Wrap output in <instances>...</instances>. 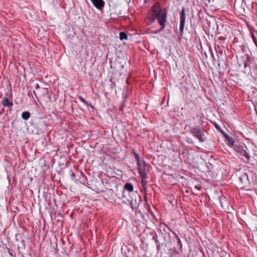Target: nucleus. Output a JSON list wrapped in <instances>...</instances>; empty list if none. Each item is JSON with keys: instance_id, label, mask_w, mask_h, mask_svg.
<instances>
[{"instance_id": "obj_1", "label": "nucleus", "mask_w": 257, "mask_h": 257, "mask_svg": "<svg viewBox=\"0 0 257 257\" xmlns=\"http://www.w3.org/2000/svg\"><path fill=\"white\" fill-rule=\"evenodd\" d=\"M156 18L157 19L159 24L161 26L160 30L155 31L154 33L157 34L163 30L166 25L167 18V11L165 9H162L160 5L156 3L152 7L151 10L148 13L145 22L147 25L153 23Z\"/></svg>"}, {"instance_id": "obj_2", "label": "nucleus", "mask_w": 257, "mask_h": 257, "mask_svg": "<svg viewBox=\"0 0 257 257\" xmlns=\"http://www.w3.org/2000/svg\"><path fill=\"white\" fill-rule=\"evenodd\" d=\"M137 169L142 178L147 179L148 178L147 174L148 166L145 161L140 164H138Z\"/></svg>"}, {"instance_id": "obj_3", "label": "nucleus", "mask_w": 257, "mask_h": 257, "mask_svg": "<svg viewBox=\"0 0 257 257\" xmlns=\"http://www.w3.org/2000/svg\"><path fill=\"white\" fill-rule=\"evenodd\" d=\"M192 134L197 138L201 142H203L204 141V139H203L204 133L201 130L200 127L199 126H195L193 127H192L190 130Z\"/></svg>"}, {"instance_id": "obj_4", "label": "nucleus", "mask_w": 257, "mask_h": 257, "mask_svg": "<svg viewBox=\"0 0 257 257\" xmlns=\"http://www.w3.org/2000/svg\"><path fill=\"white\" fill-rule=\"evenodd\" d=\"M180 32L181 33H183L184 29L185 20H186V15H185V12L184 9H182L180 13Z\"/></svg>"}, {"instance_id": "obj_5", "label": "nucleus", "mask_w": 257, "mask_h": 257, "mask_svg": "<svg viewBox=\"0 0 257 257\" xmlns=\"http://www.w3.org/2000/svg\"><path fill=\"white\" fill-rule=\"evenodd\" d=\"M93 6L97 9L101 10L104 6L103 0H90Z\"/></svg>"}, {"instance_id": "obj_6", "label": "nucleus", "mask_w": 257, "mask_h": 257, "mask_svg": "<svg viewBox=\"0 0 257 257\" xmlns=\"http://www.w3.org/2000/svg\"><path fill=\"white\" fill-rule=\"evenodd\" d=\"M34 93L37 96V94L39 95V97L42 96H45L48 94V90L46 88H41L38 91L36 92L34 91Z\"/></svg>"}, {"instance_id": "obj_7", "label": "nucleus", "mask_w": 257, "mask_h": 257, "mask_svg": "<svg viewBox=\"0 0 257 257\" xmlns=\"http://www.w3.org/2000/svg\"><path fill=\"white\" fill-rule=\"evenodd\" d=\"M1 104L5 107H12L13 106L12 100H9L7 97H3Z\"/></svg>"}, {"instance_id": "obj_8", "label": "nucleus", "mask_w": 257, "mask_h": 257, "mask_svg": "<svg viewBox=\"0 0 257 257\" xmlns=\"http://www.w3.org/2000/svg\"><path fill=\"white\" fill-rule=\"evenodd\" d=\"M239 181L243 185H245L248 182V178L246 173H243L239 177Z\"/></svg>"}, {"instance_id": "obj_9", "label": "nucleus", "mask_w": 257, "mask_h": 257, "mask_svg": "<svg viewBox=\"0 0 257 257\" xmlns=\"http://www.w3.org/2000/svg\"><path fill=\"white\" fill-rule=\"evenodd\" d=\"M238 152L241 156H244L248 160H249L250 157L249 154L243 149L242 147L238 148Z\"/></svg>"}, {"instance_id": "obj_10", "label": "nucleus", "mask_w": 257, "mask_h": 257, "mask_svg": "<svg viewBox=\"0 0 257 257\" xmlns=\"http://www.w3.org/2000/svg\"><path fill=\"white\" fill-rule=\"evenodd\" d=\"M124 188L129 192H132L134 190V186L131 183H126L124 185Z\"/></svg>"}, {"instance_id": "obj_11", "label": "nucleus", "mask_w": 257, "mask_h": 257, "mask_svg": "<svg viewBox=\"0 0 257 257\" xmlns=\"http://www.w3.org/2000/svg\"><path fill=\"white\" fill-rule=\"evenodd\" d=\"M153 238V239H154L155 242L156 243L157 248L158 250L159 251L160 249L161 246L163 244L159 242V241L158 239V236H157V234H156V235L154 236Z\"/></svg>"}, {"instance_id": "obj_12", "label": "nucleus", "mask_w": 257, "mask_h": 257, "mask_svg": "<svg viewBox=\"0 0 257 257\" xmlns=\"http://www.w3.org/2000/svg\"><path fill=\"white\" fill-rule=\"evenodd\" d=\"M132 153H133L135 156V158L137 161V165L145 162L144 160H140L139 155L134 150L133 151Z\"/></svg>"}, {"instance_id": "obj_13", "label": "nucleus", "mask_w": 257, "mask_h": 257, "mask_svg": "<svg viewBox=\"0 0 257 257\" xmlns=\"http://www.w3.org/2000/svg\"><path fill=\"white\" fill-rule=\"evenodd\" d=\"M30 117V113L29 111L23 112L22 114V117L24 120H28Z\"/></svg>"}, {"instance_id": "obj_14", "label": "nucleus", "mask_w": 257, "mask_h": 257, "mask_svg": "<svg viewBox=\"0 0 257 257\" xmlns=\"http://www.w3.org/2000/svg\"><path fill=\"white\" fill-rule=\"evenodd\" d=\"M119 38L120 40H127L128 38L126 34L123 32L119 33Z\"/></svg>"}, {"instance_id": "obj_15", "label": "nucleus", "mask_w": 257, "mask_h": 257, "mask_svg": "<svg viewBox=\"0 0 257 257\" xmlns=\"http://www.w3.org/2000/svg\"><path fill=\"white\" fill-rule=\"evenodd\" d=\"M224 137H225L226 139L228 141V142L231 145H233L234 141L230 138L226 134H224Z\"/></svg>"}, {"instance_id": "obj_16", "label": "nucleus", "mask_w": 257, "mask_h": 257, "mask_svg": "<svg viewBox=\"0 0 257 257\" xmlns=\"http://www.w3.org/2000/svg\"><path fill=\"white\" fill-rule=\"evenodd\" d=\"M146 180H147V179L142 178L141 184H142V187L144 189H146V186H147V181Z\"/></svg>"}, {"instance_id": "obj_17", "label": "nucleus", "mask_w": 257, "mask_h": 257, "mask_svg": "<svg viewBox=\"0 0 257 257\" xmlns=\"http://www.w3.org/2000/svg\"><path fill=\"white\" fill-rule=\"evenodd\" d=\"M251 37L255 46L257 47V40L253 33L251 34Z\"/></svg>"}, {"instance_id": "obj_18", "label": "nucleus", "mask_w": 257, "mask_h": 257, "mask_svg": "<svg viewBox=\"0 0 257 257\" xmlns=\"http://www.w3.org/2000/svg\"><path fill=\"white\" fill-rule=\"evenodd\" d=\"M195 189H196L197 190H198V191H200L202 189V186L200 185H196L194 187Z\"/></svg>"}, {"instance_id": "obj_19", "label": "nucleus", "mask_w": 257, "mask_h": 257, "mask_svg": "<svg viewBox=\"0 0 257 257\" xmlns=\"http://www.w3.org/2000/svg\"><path fill=\"white\" fill-rule=\"evenodd\" d=\"M225 198L224 196H222L220 199V204H221V205L222 206V208H223V201H222V200L223 199H225Z\"/></svg>"}, {"instance_id": "obj_20", "label": "nucleus", "mask_w": 257, "mask_h": 257, "mask_svg": "<svg viewBox=\"0 0 257 257\" xmlns=\"http://www.w3.org/2000/svg\"><path fill=\"white\" fill-rule=\"evenodd\" d=\"M177 238H178V244H179V245L181 246V247H182V243H181V240L180 239V238L178 237V236H177Z\"/></svg>"}, {"instance_id": "obj_21", "label": "nucleus", "mask_w": 257, "mask_h": 257, "mask_svg": "<svg viewBox=\"0 0 257 257\" xmlns=\"http://www.w3.org/2000/svg\"><path fill=\"white\" fill-rule=\"evenodd\" d=\"M35 89L37 90V91H38L41 88H40L39 85L37 84L36 86H35Z\"/></svg>"}, {"instance_id": "obj_22", "label": "nucleus", "mask_w": 257, "mask_h": 257, "mask_svg": "<svg viewBox=\"0 0 257 257\" xmlns=\"http://www.w3.org/2000/svg\"><path fill=\"white\" fill-rule=\"evenodd\" d=\"M80 100L84 104H86L87 102L85 100V99H84L83 98H82V97H80Z\"/></svg>"}, {"instance_id": "obj_23", "label": "nucleus", "mask_w": 257, "mask_h": 257, "mask_svg": "<svg viewBox=\"0 0 257 257\" xmlns=\"http://www.w3.org/2000/svg\"><path fill=\"white\" fill-rule=\"evenodd\" d=\"M218 39L219 40H221V41L225 40V38L222 36L219 37Z\"/></svg>"}, {"instance_id": "obj_24", "label": "nucleus", "mask_w": 257, "mask_h": 257, "mask_svg": "<svg viewBox=\"0 0 257 257\" xmlns=\"http://www.w3.org/2000/svg\"><path fill=\"white\" fill-rule=\"evenodd\" d=\"M194 193V194H195V195H197V193Z\"/></svg>"}]
</instances>
